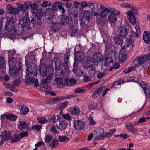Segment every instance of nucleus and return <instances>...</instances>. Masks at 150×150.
<instances>
[{
  "mask_svg": "<svg viewBox=\"0 0 150 150\" xmlns=\"http://www.w3.org/2000/svg\"><path fill=\"white\" fill-rule=\"evenodd\" d=\"M119 30L120 31L119 35L123 37L127 35L128 33L127 30L125 25L121 26L119 28Z\"/></svg>",
  "mask_w": 150,
  "mask_h": 150,
  "instance_id": "20",
  "label": "nucleus"
},
{
  "mask_svg": "<svg viewBox=\"0 0 150 150\" xmlns=\"http://www.w3.org/2000/svg\"><path fill=\"white\" fill-rule=\"evenodd\" d=\"M17 115L12 114H8L7 119L10 121H14L17 119Z\"/></svg>",
  "mask_w": 150,
  "mask_h": 150,
  "instance_id": "40",
  "label": "nucleus"
},
{
  "mask_svg": "<svg viewBox=\"0 0 150 150\" xmlns=\"http://www.w3.org/2000/svg\"><path fill=\"white\" fill-rule=\"evenodd\" d=\"M53 139V137L52 135H47L45 137V141L46 142L50 143Z\"/></svg>",
  "mask_w": 150,
  "mask_h": 150,
  "instance_id": "48",
  "label": "nucleus"
},
{
  "mask_svg": "<svg viewBox=\"0 0 150 150\" xmlns=\"http://www.w3.org/2000/svg\"><path fill=\"white\" fill-rule=\"evenodd\" d=\"M69 111L70 113L74 115H78L80 112L79 109L75 107L70 108Z\"/></svg>",
  "mask_w": 150,
  "mask_h": 150,
  "instance_id": "32",
  "label": "nucleus"
},
{
  "mask_svg": "<svg viewBox=\"0 0 150 150\" xmlns=\"http://www.w3.org/2000/svg\"><path fill=\"white\" fill-rule=\"evenodd\" d=\"M25 83L26 84H33L35 87L37 88L39 86V83L38 80L37 79H35L33 76H27L25 78L26 80Z\"/></svg>",
  "mask_w": 150,
  "mask_h": 150,
  "instance_id": "6",
  "label": "nucleus"
},
{
  "mask_svg": "<svg viewBox=\"0 0 150 150\" xmlns=\"http://www.w3.org/2000/svg\"><path fill=\"white\" fill-rule=\"evenodd\" d=\"M98 105L97 104L94 103H91L88 106V108L90 110H94L95 108H96Z\"/></svg>",
  "mask_w": 150,
  "mask_h": 150,
  "instance_id": "52",
  "label": "nucleus"
},
{
  "mask_svg": "<svg viewBox=\"0 0 150 150\" xmlns=\"http://www.w3.org/2000/svg\"><path fill=\"white\" fill-rule=\"evenodd\" d=\"M59 71H60L61 75L63 76H67L68 74V73L69 71H67L63 69H59Z\"/></svg>",
  "mask_w": 150,
  "mask_h": 150,
  "instance_id": "58",
  "label": "nucleus"
},
{
  "mask_svg": "<svg viewBox=\"0 0 150 150\" xmlns=\"http://www.w3.org/2000/svg\"><path fill=\"white\" fill-rule=\"evenodd\" d=\"M72 20L70 17H68L66 15H62L60 19L59 22L61 25H66L71 21H72Z\"/></svg>",
  "mask_w": 150,
  "mask_h": 150,
  "instance_id": "7",
  "label": "nucleus"
},
{
  "mask_svg": "<svg viewBox=\"0 0 150 150\" xmlns=\"http://www.w3.org/2000/svg\"><path fill=\"white\" fill-rule=\"evenodd\" d=\"M6 9L8 11L7 13L16 15L19 13L20 11V10L18 8H14L11 4H8L6 6Z\"/></svg>",
  "mask_w": 150,
  "mask_h": 150,
  "instance_id": "11",
  "label": "nucleus"
},
{
  "mask_svg": "<svg viewBox=\"0 0 150 150\" xmlns=\"http://www.w3.org/2000/svg\"><path fill=\"white\" fill-rule=\"evenodd\" d=\"M126 126L127 129L128 131H129L134 127L132 125V124L130 122H128L126 123Z\"/></svg>",
  "mask_w": 150,
  "mask_h": 150,
  "instance_id": "53",
  "label": "nucleus"
},
{
  "mask_svg": "<svg viewBox=\"0 0 150 150\" xmlns=\"http://www.w3.org/2000/svg\"><path fill=\"white\" fill-rule=\"evenodd\" d=\"M51 24V30L54 32H57L60 30V25L58 23L56 22H53V23H50Z\"/></svg>",
  "mask_w": 150,
  "mask_h": 150,
  "instance_id": "16",
  "label": "nucleus"
},
{
  "mask_svg": "<svg viewBox=\"0 0 150 150\" xmlns=\"http://www.w3.org/2000/svg\"><path fill=\"white\" fill-rule=\"evenodd\" d=\"M85 92V90L82 87L76 88L74 90V92L77 93H82Z\"/></svg>",
  "mask_w": 150,
  "mask_h": 150,
  "instance_id": "44",
  "label": "nucleus"
},
{
  "mask_svg": "<svg viewBox=\"0 0 150 150\" xmlns=\"http://www.w3.org/2000/svg\"><path fill=\"white\" fill-rule=\"evenodd\" d=\"M54 12L51 8H47L46 9L45 14V18L48 20L49 23H53L54 22L55 18L54 17Z\"/></svg>",
  "mask_w": 150,
  "mask_h": 150,
  "instance_id": "5",
  "label": "nucleus"
},
{
  "mask_svg": "<svg viewBox=\"0 0 150 150\" xmlns=\"http://www.w3.org/2000/svg\"><path fill=\"white\" fill-rule=\"evenodd\" d=\"M98 4H95L93 5L92 8L91 9V11L92 13H94V15L96 16H98L100 14V9L98 7Z\"/></svg>",
  "mask_w": 150,
  "mask_h": 150,
  "instance_id": "17",
  "label": "nucleus"
},
{
  "mask_svg": "<svg viewBox=\"0 0 150 150\" xmlns=\"http://www.w3.org/2000/svg\"><path fill=\"white\" fill-rule=\"evenodd\" d=\"M68 103V102L67 101L62 102L59 105V108L61 109H64L67 105Z\"/></svg>",
  "mask_w": 150,
  "mask_h": 150,
  "instance_id": "47",
  "label": "nucleus"
},
{
  "mask_svg": "<svg viewBox=\"0 0 150 150\" xmlns=\"http://www.w3.org/2000/svg\"><path fill=\"white\" fill-rule=\"evenodd\" d=\"M59 141L62 142H66L69 140V138L67 136H59L58 137Z\"/></svg>",
  "mask_w": 150,
  "mask_h": 150,
  "instance_id": "42",
  "label": "nucleus"
},
{
  "mask_svg": "<svg viewBox=\"0 0 150 150\" xmlns=\"http://www.w3.org/2000/svg\"><path fill=\"white\" fill-rule=\"evenodd\" d=\"M140 30H136V32H132V35H133L134 37L135 38H139L140 36Z\"/></svg>",
  "mask_w": 150,
  "mask_h": 150,
  "instance_id": "55",
  "label": "nucleus"
},
{
  "mask_svg": "<svg viewBox=\"0 0 150 150\" xmlns=\"http://www.w3.org/2000/svg\"><path fill=\"white\" fill-rule=\"evenodd\" d=\"M15 15L10 14L9 13H7L6 14V17L7 18L8 20L9 21V22L11 23H14L15 21Z\"/></svg>",
  "mask_w": 150,
  "mask_h": 150,
  "instance_id": "29",
  "label": "nucleus"
},
{
  "mask_svg": "<svg viewBox=\"0 0 150 150\" xmlns=\"http://www.w3.org/2000/svg\"><path fill=\"white\" fill-rule=\"evenodd\" d=\"M5 62V59L4 57L0 56V69L3 68Z\"/></svg>",
  "mask_w": 150,
  "mask_h": 150,
  "instance_id": "45",
  "label": "nucleus"
},
{
  "mask_svg": "<svg viewBox=\"0 0 150 150\" xmlns=\"http://www.w3.org/2000/svg\"><path fill=\"white\" fill-rule=\"evenodd\" d=\"M64 83L68 86L75 84L76 82V80L74 78H70V79L67 77H66L64 80Z\"/></svg>",
  "mask_w": 150,
  "mask_h": 150,
  "instance_id": "19",
  "label": "nucleus"
},
{
  "mask_svg": "<svg viewBox=\"0 0 150 150\" xmlns=\"http://www.w3.org/2000/svg\"><path fill=\"white\" fill-rule=\"evenodd\" d=\"M74 97V96L73 95H67L63 96H61V97H59V100H60V101L63 100L65 99L71 98Z\"/></svg>",
  "mask_w": 150,
  "mask_h": 150,
  "instance_id": "50",
  "label": "nucleus"
},
{
  "mask_svg": "<svg viewBox=\"0 0 150 150\" xmlns=\"http://www.w3.org/2000/svg\"><path fill=\"white\" fill-rule=\"evenodd\" d=\"M105 87L104 86H100V87L98 88L95 91L96 93H97L99 95L100 94L102 91L104 90Z\"/></svg>",
  "mask_w": 150,
  "mask_h": 150,
  "instance_id": "51",
  "label": "nucleus"
},
{
  "mask_svg": "<svg viewBox=\"0 0 150 150\" xmlns=\"http://www.w3.org/2000/svg\"><path fill=\"white\" fill-rule=\"evenodd\" d=\"M30 7L32 10H35L38 8V5L35 3H33L32 4L30 2Z\"/></svg>",
  "mask_w": 150,
  "mask_h": 150,
  "instance_id": "54",
  "label": "nucleus"
},
{
  "mask_svg": "<svg viewBox=\"0 0 150 150\" xmlns=\"http://www.w3.org/2000/svg\"><path fill=\"white\" fill-rule=\"evenodd\" d=\"M21 139V138L18 134H15L11 140V142L12 143L18 142Z\"/></svg>",
  "mask_w": 150,
  "mask_h": 150,
  "instance_id": "39",
  "label": "nucleus"
},
{
  "mask_svg": "<svg viewBox=\"0 0 150 150\" xmlns=\"http://www.w3.org/2000/svg\"><path fill=\"white\" fill-rule=\"evenodd\" d=\"M61 5H62V3L60 2H56L53 4L52 5V8H51L54 11L59 9V7Z\"/></svg>",
  "mask_w": 150,
  "mask_h": 150,
  "instance_id": "36",
  "label": "nucleus"
},
{
  "mask_svg": "<svg viewBox=\"0 0 150 150\" xmlns=\"http://www.w3.org/2000/svg\"><path fill=\"white\" fill-rule=\"evenodd\" d=\"M117 16L112 13H110L108 16V20L110 23H114L117 20Z\"/></svg>",
  "mask_w": 150,
  "mask_h": 150,
  "instance_id": "28",
  "label": "nucleus"
},
{
  "mask_svg": "<svg viewBox=\"0 0 150 150\" xmlns=\"http://www.w3.org/2000/svg\"><path fill=\"white\" fill-rule=\"evenodd\" d=\"M41 19H37L35 18H33L31 19V22L33 23V27L35 26V24L38 25L39 26H41L42 24V21Z\"/></svg>",
  "mask_w": 150,
  "mask_h": 150,
  "instance_id": "31",
  "label": "nucleus"
},
{
  "mask_svg": "<svg viewBox=\"0 0 150 150\" xmlns=\"http://www.w3.org/2000/svg\"><path fill=\"white\" fill-rule=\"evenodd\" d=\"M143 40L144 42L148 44L150 42V33L146 31H145L143 34Z\"/></svg>",
  "mask_w": 150,
  "mask_h": 150,
  "instance_id": "24",
  "label": "nucleus"
},
{
  "mask_svg": "<svg viewBox=\"0 0 150 150\" xmlns=\"http://www.w3.org/2000/svg\"><path fill=\"white\" fill-rule=\"evenodd\" d=\"M44 11L42 9H38L36 11L35 17L36 19H41L43 15Z\"/></svg>",
  "mask_w": 150,
  "mask_h": 150,
  "instance_id": "27",
  "label": "nucleus"
},
{
  "mask_svg": "<svg viewBox=\"0 0 150 150\" xmlns=\"http://www.w3.org/2000/svg\"><path fill=\"white\" fill-rule=\"evenodd\" d=\"M19 23L20 26L18 27V29H15L14 30V35L16 36H20L19 38L25 40L28 38L27 37L23 38L22 36V35L24 33V29L23 28L25 27L29 30L31 29L33 27V23L31 22V21H30L28 18L25 16H24L20 19Z\"/></svg>",
  "mask_w": 150,
  "mask_h": 150,
  "instance_id": "1",
  "label": "nucleus"
},
{
  "mask_svg": "<svg viewBox=\"0 0 150 150\" xmlns=\"http://www.w3.org/2000/svg\"><path fill=\"white\" fill-rule=\"evenodd\" d=\"M10 72L11 75L13 76H16L18 74V70L14 68L10 70Z\"/></svg>",
  "mask_w": 150,
  "mask_h": 150,
  "instance_id": "43",
  "label": "nucleus"
},
{
  "mask_svg": "<svg viewBox=\"0 0 150 150\" xmlns=\"http://www.w3.org/2000/svg\"><path fill=\"white\" fill-rule=\"evenodd\" d=\"M144 90L146 97H149L150 96V89H147L146 87L143 88Z\"/></svg>",
  "mask_w": 150,
  "mask_h": 150,
  "instance_id": "60",
  "label": "nucleus"
},
{
  "mask_svg": "<svg viewBox=\"0 0 150 150\" xmlns=\"http://www.w3.org/2000/svg\"><path fill=\"white\" fill-rule=\"evenodd\" d=\"M39 71L40 74V75L44 76L45 75L53 76L54 74V69L52 68V66L49 65L47 67H46L44 65H40Z\"/></svg>",
  "mask_w": 150,
  "mask_h": 150,
  "instance_id": "3",
  "label": "nucleus"
},
{
  "mask_svg": "<svg viewBox=\"0 0 150 150\" xmlns=\"http://www.w3.org/2000/svg\"><path fill=\"white\" fill-rule=\"evenodd\" d=\"M121 84V83L120 81H115L113 83L112 87L111 88H112V87L115 88V89H116L117 87L118 86H120Z\"/></svg>",
  "mask_w": 150,
  "mask_h": 150,
  "instance_id": "61",
  "label": "nucleus"
},
{
  "mask_svg": "<svg viewBox=\"0 0 150 150\" xmlns=\"http://www.w3.org/2000/svg\"><path fill=\"white\" fill-rule=\"evenodd\" d=\"M68 123L66 121H62L59 123V126H58L57 127L60 131H62L65 129Z\"/></svg>",
  "mask_w": 150,
  "mask_h": 150,
  "instance_id": "22",
  "label": "nucleus"
},
{
  "mask_svg": "<svg viewBox=\"0 0 150 150\" xmlns=\"http://www.w3.org/2000/svg\"><path fill=\"white\" fill-rule=\"evenodd\" d=\"M20 123L18 127L19 129L21 131H22L24 129L26 126V123L25 122L21 121L19 122Z\"/></svg>",
  "mask_w": 150,
  "mask_h": 150,
  "instance_id": "41",
  "label": "nucleus"
},
{
  "mask_svg": "<svg viewBox=\"0 0 150 150\" xmlns=\"http://www.w3.org/2000/svg\"><path fill=\"white\" fill-rule=\"evenodd\" d=\"M39 90L43 92H49L51 89V87L49 86L46 84H41L39 88Z\"/></svg>",
  "mask_w": 150,
  "mask_h": 150,
  "instance_id": "23",
  "label": "nucleus"
},
{
  "mask_svg": "<svg viewBox=\"0 0 150 150\" xmlns=\"http://www.w3.org/2000/svg\"><path fill=\"white\" fill-rule=\"evenodd\" d=\"M56 83L58 84H61L63 82V79L62 78L59 77L55 79Z\"/></svg>",
  "mask_w": 150,
  "mask_h": 150,
  "instance_id": "57",
  "label": "nucleus"
},
{
  "mask_svg": "<svg viewBox=\"0 0 150 150\" xmlns=\"http://www.w3.org/2000/svg\"><path fill=\"white\" fill-rule=\"evenodd\" d=\"M102 54L99 52L95 53L93 55V60L94 63H98L100 62L102 59Z\"/></svg>",
  "mask_w": 150,
  "mask_h": 150,
  "instance_id": "15",
  "label": "nucleus"
},
{
  "mask_svg": "<svg viewBox=\"0 0 150 150\" xmlns=\"http://www.w3.org/2000/svg\"><path fill=\"white\" fill-rule=\"evenodd\" d=\"M26 75L27 76H31L33 74L37 75V66L33 63H30L26 67Z\"/></svg>",
  "mask_w": 150,
  "mask_h": 150,
  "instance_id": "4",
  "label": "nucleus"
},
{
  "mask_svg": "<svg viewBox=\"0 0 150 150\" xmlns=\"http://www.w3.org/2000/svg\"><path fill=\"white\" fill-rule=\"evenodd\" d=\"M47 77L45 79H42L41 80V84H46L49 83L51 81L52 76L51 75H47Z\"/></svg>",
  "mask_w": 150,
  "mask_h": 150,
  "instance_id": "30",
  "label": "nucleus"
},
{
  "mask_svg": "<svg viewBox=\"0 0 150 150\" xmlns=\"http://www.w3.org/2000/svg\"><path fill=\"white\" fill-rule=\"evenodd\" d=\"M74 60L79 62H83L84 59V53L81 51H79L74 53Z\"/></svg>",
  "mask_w": 150,
  "mask_h": 150,
  "instance_id": "8",
  "label": "nucleus"
},
{
  "mask_svg": "<svg viewBox=\"0 0 150 150\" xmlns=\"http://www.w3.org/2000/svg\"><path fill=\"white\" fill-rule=\"evenodd\" d=\"M18 7L23 12L25 11L27 9H28L30 5V1L25 2L23 4H16Z\"/></svg>",
  "mask_w": 150,
  "mask_h": 150,
  "instance_id": "13",
  "label": "nucleus"
},
{
  "mask_svg": "<svg viewBox=\"0 0 150 150\" xmlns=\"http://www.w3.org/2000/svg\"><path fill=\"white\" fill-rule=\"evenodd\" d=\"M49 120L51 122H56L57 119L56 118V116L55 115H53L50 118Z\"/></svg>",
  "mask_w": 150,
  "mask_h": 150,
  "instance_id": "64",
  "label": "nucleus"
},
{
  "mask_svg": "<svg viewBox=\"0 0 150 150\" xmlns=\"http://www.w3.org/2000/svg\"><path fill=\"white\" fill-rule=\"evenodd\" d=\"M62 117L63 118L66 119L68 120H71V117L70 115L68 113H67L62 115Z\"/></svg>",
  "mask_w": 150,
  "mask_h": 150,
  "instance_id": "59",
  "label": "nucleus"
},
{
  "mask_svg": "<svg viewBox=\"0 0 150 150\" xmlns=\"http://www.w3.org/2000/svg\"><path fill=\"white\" fill-rule=\"evenodd\" d=\"M132 66L134 67H138L139 65H140L139 61L138 59H137V57L132 62Z\"/></svg>",
  "mask_w": 150,
  "mask_h": 150,
  "instance_id": "46",
  "label": "nucleus"
},
{
  "mask_svg": "<svg viewBox=\"0 0 150 150\" xmlns=\"http://www.w3.org/2000/svg\"><path fill=\"white\" fill-rule=\"evenodd\" d=\"M0 137L1 138V142L3 144L4 141L10 139L12 137V136L9 132L4 131V132H2Z\"/></svg>",
  "mask_w": 150,
  "mask_h": 150,
  "instance_id": "14",
  "label": "nucleus"
},
{
  "mask_svg": "<svg viewBox=\"0 0 150 150\" xmlns=\"http://www.w3.org/2000/svg\"><path fill=\"white\" fill-rule=\"evenodd\" d=\"M51 3L48 1H44L42 3L41 6L43 7H46L48 6L51 5Z\"/></svg>",
  "mask_w": 150,
  "mask_h": 150,
  "instance_id": "62",
  "label": "nucleus"
},
{
  "mask_svg": "<svg viewBox=\"0 0 150 150\" xmlns=\"http://www.w3.org/2000/svg\"><path fill=\"white\" fill-rule=\"evenodd\" d=\"M147 57L144 55H142L139 57H137V59L139 61L140 65H142L147 61L146 59Z\"/></svg>",
  "mask_w": 150,
  "mask_h": 150,
  "instance_id": "33",
  "label": "nucleus"
},
{
  "mask_svg": "<svg viewBox=\"0 0 150 150\" xmlns=\"http://www.w3.org/2000/svg\"><path fill=\"white\" fill-rule=\"evenodd\" d=\"M121 6L125 8H131L132 10L129 11L127 13L128 18L131 23L134 25L136 22V15L139 13V11L137 10L134 9V7L129 4L124 3L121 4Z\"/></svg>",
  "mask_w": 150,
  "mask_h": 150,
  "instance_id": "2",
  "label": "nucleus"
},
{
  "mask_svg": "<svg viewBox=\"0 0 150 150\" xmlns=\"http://www.w3.org/2000/svg\"><path fill=\"white\" fill-rule=\"evenodd\" d=\"M29 112V109L28 107L26 106H21V113L23 115H25Z\"/></svg>",
  "mask_w": 150,
  "mask_h": 150,
  "instance_id": "38",
  "label": "nucleus"
},
{
  "mask_svg": "<svg viewBox=\"0 0 150 150\" xmlns=\"http://www.w3.org/2000/svg\"><path fill=\"white\" fill-rule=\"evenodd\" d=\"M54 63H52V64L54 65L55 68V70H58L59 69L62 65L61 61L59 57H57L55 58L54 60Z\"/></svg>",
  "mask_w": 150,
  "mask_h": 150,
  "instance_id": "18",
  "label": "nucleus"
},
{
  "mask_svg": "<svg viewBox=\"0 0 150 150\" xmlns=\"http://www.w3.org/2000/svg\"><path fill=\"white\" fill-rule=\"evenodd\" d=\"M9 22H6L5 23V26L4 27V29L6 30H7L8 31H11L13 30H14L13 33V35L14 36V37L17 38H19L20 36H16L15 35H14V30L15 29H15V25H14V23H11L9 22V23H10V25H8L9 24Z\"/></svg>",
  "mask_w": 150,
  "mask_h": 150,
  "instance_id": "12",
  "label": "nucleus"
},
{
  "mask_svg": "<svg viewBox=\"0 0 150 150\" xmlns=\"http://www.w3.org/2000/svg\"><path fill=\"white\" fill-rule=\"evenodd\" d=\"M83 18L84 19H86L87 21H89L91 20L93 16L91 13V12L87 10H85L83 12Z\"/></svg>",
  "mask_w": 150,
  "mask_h": 150,
  "instance_id": "21",
  "label": "nucleus"
},
{
  "mask_svg": "<svg viewBox=\"0 0 150 150\" xmlns=\"http://www.w3.org/2000/svg\"><path fill=\"white\" fill-rule=\"evenodd\" d=\"M21 82V80L19 78L15 79L13 82V86H17Z\"/></svg>",
  "mask_w": 150,
  "mask_h": 150,
  "instance_id": "49",
  "label": "nucleus"
},
{
  "mask_svg": "<svg viewBox=\"0 0 150 150\" xmlns=\"http://www.w3.org/2000/svg\"><path fill=\"white\" fill-rule=\"evenodd\" d=\"M74 125L75 129L77 130H81L84 128L85 123L82 121L74 120Z\"/></svg>",
  "mask_w": 150,
  "mask_h": 150,
  "instance_id": "10",
  "label": "nucleus"
},
{
  "mask_svg": "<svg viewBox=\"0 0 150 150\" xmlns=\"http://www.w3.org/2000/svg\"><path fill=\"white\" fill-rule=\"evenodd\" d=\"M16 58L13 57H11L10 60L9 61V66L15 68L16 63Z\"/></svg>",
  "mask_w": 150,
  "mask_h": 150,
  "instance_id": "37",
  "label": "nucleus"
},
{
  "mask_svg": "<svg viewBox=\"0 0 150 150\" xmlns=\"http://www.w3.org/2000/svg\"><path fill=\"white\" fill-rule=\"evenodd\" d=\"M94 63L93 59L90 57L88 56L86 57V64L88 68L92 67Z\"/></svg>",
  "mask_w": 150,
  "mask_h": 150,
  "instance_id": "26",
  "label": "nucleus"
},
{
  "mask_svg": "<svg viewBox=\"0 0 150 150\" xmlns=\"http://www.w3.org/2000/svg\"><path fill=\"white\" fill-rule=\"evenodd\" d=\"M100 8L102 9V12L101 13V16L102 17H104L105 16H107L110 12V10L109 9L105 8L104 6L100 5Z\"/></svg>",
  "mask_w": 150,
  "mask_h": 150,
  "instance_id": "25",
  "label": "nucleus"
},
{
  "mask_svg": "<svg viewBox=\"0 0 150 150\" xmlns=\"http://www.w3.org/2000/svg\"><path fill=\"white\" fill-rule=\"evenodd\" d=\"M42 128V126L41 125H36L33 126L32 127V129H34L38 132Z\"/></svg>",
  "mask_w": 150,
  "mask_h": 150,
  "instance_id": "56",
  "label": "nucleus"
},
{
  "mask_svg": "<svg viewBox=\"0 0 150 150\" xmlns=\"http://www.w3.org/2000/svg\"><path fill=\"white\" fill-rule=\"evenodd\" d=\"M58 140L54 139L49 144V146L52 148H56L59 145Z\"/></svg>",
  "mask_w": 150,
  "mask_h": 150,
  "instance_id": "34",
  "label": "nucleus"
},
{
  "mask_svg": "<svg viewBox=\"0 0 150 150\" xmlns=\"http://www.w3.org/2000/svg\"><path fill=\"white\" fill-rule=\"evenodd\" d=\"M123 37L118 35H115L113 38L114 44L116 45H120L122 50H124L125 46H123Z\"/></svg>",
  "mask_w": 150,
  "mask_h": 150,
  "instance_id": "9",
  "label": "nucleus"
},
{
  "mask_svg": "<svg viewBox=\"0 0 150 150\" xmlns=\"http://www.w3.org/2000/svg\"><path fill=\"white\" fill-rule=\"evenodd\" d=\"M70 56V52L69 51H67L64 55V63L65 64H69Z\"/></svg>",
  "mask_w": 150,
  "mask_h": 150,
  "instance_id": "35",
  "label": "nucleus"
},
{
  "mask_svg": "<svg viewBox=\"0 0 150 150\" xmlns=\"http://www.w3.org/2000/svg\"><path fill=\"white\" fill-rule=\"evenodd\" d=\"M19 134L21 139L25 137H27L28 136V132H23Z\"/></svg>",
  "mask_w": 150,
  "mask_h": 150,
  "instance_id": "63",
  "label": "nucleus"
}]
</instances>
